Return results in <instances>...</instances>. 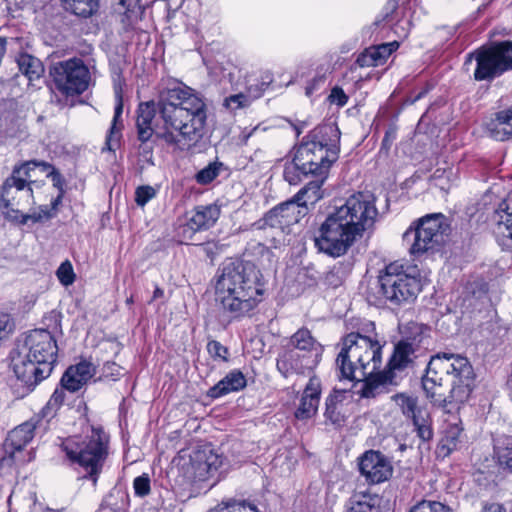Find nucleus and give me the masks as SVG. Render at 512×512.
<instances>
[{
  "label": "nucleus",
  "instance_id": "obj_1",
  "mask_svg": "<svg viewBox=\"0 0 512 512\" xmlns=\"http://www.w3.org/2000/svg\"><path fill=\"white\" fill-rule=\"evenodd\" d=\"M207 106L192 88L175 86L163 91L157 104L141 103L137 110L138 140L146 143L155 134L168 146L188 150L201 141Z\"/></svg>",
  "mask_w": 512,
  "mask_h": 512
},
{
  "label": "nucleus",
  "instance_id": "obj_2",
  "mask_svg": "<svg viewBox=\"0 0 512 512\" xmlns=\"http://www.w3.org/2000/svg\"><path fill=\"white\" fill-rule=\"evenodd\" d=\"M365 334L351 332L342 338L336 358L340 378L363 380L359 394L363 398H375L387 393L389 386H396L401 372L408 367L414 356L413 345L400 341L395 345L386 368L378 371L382 362L383 345L375 332L374 323L368 325Z\"/></svg>",
  "mask_w": 512,
  "mask_h": 512
},
{
  "label": "nucleus",
  "instance_id": "obj_3",
  "mask_svg": "<svg viewBox=\"0 0 512 512\" xmlns=\"http://www.w3.org/2000/svg\"><path fill=\"white\" fill-rule=\"evenodd\" d=\"M377 216L373 194L358 192L351 195L319 227L314 238L316 248L332 257L344 255L366 230L373 227Z\"/></svg>",
  "mask_w": 512,
  "mask_h": 512
},
{
  "label": "nucleus",
  "instance_id": "obj_4",
  "mask_svg": "<svg viewBox=\"0 0 512 512\" xmlns=\"http://www.w3.org/2000/svg\"><path fill=\"white\" fill-rule=\"evenodd\" d=\"M264 293L261 273L251 262L227 261L218 276L216 301L232 317H242L252 311Z\"/></svg>",
  "mask_w": 512,
  "mask_h": 512
},
{
  "label": "nucleus",
  "instance_id": "obj_5",
  "mask_svg": "<svg viewBox=\"0 0 512 512\" xmlns=\"http://www.w3.org/2000/svg\"><path fill=\"white\" fill-rule=\"evenodd\" d=\"M446 378H450L451 390L443 400L448 403L463 404L474 388L475 374L469 360L459 354L442 353L431 357L422 386L427 397L441 401L442 393L438 389Z\"/></svg>",
  "mask_w": 512,
  "mask_h": 512
},
{
  "label": "nucleus",
  "instance_id": "obj_6",
  "mask_svg": "<svg viewBox=\"0 0 512 512\" xmlns=\"http://www.w3.org/2000/svg\"><path fill=\"white\" fill-rule=\"evenodd\" d=\"M57 352V342L50 331H29L20 347L18 358L14 360L13 369L17 378L27 386H36L50 376Z\"/></svg>",
  "mask_w": 512,
  "mask_h": 512
},
{
  "label": "nucleus",
  "instance_id": "obj_7",
  "mask_svg": "<svg viewBox=\"0 0 512 512\" xmlns=\"http://www.w3.org/2000/svg\"><path fill=\"white\" fill-rule=\"evenodd\" d=\"M67 458L77 463L85 472V478L96 486L99 474L108 455V437L101 430L92 429L91 434L84 439L71 437L61 445Z\"/></svg>",
  "mask_w": 512,
  "mask_h": 512
},
{
  "label": "nucleus",
  "instance_id": "obj_8",
  "mask_svg": "<svg viewBox=\"0 0 512 512\" xmlns=\"http://www.w3.org/2000/svg\"><path fill=\"white\" fill-rule=\"evenodd\" d=\"M336 159H331L329 153L321 145L307 140L294 147L292 158L284 165L283 176L290 185L299 184L308 176L326 177L328 170Z\"/></svg>",
  "mask_w": 512,
  "mask_h": 512
},
{
  "label": "nucleus",
  "instance_id": "obj_9",
  "mask_svg": "<svg viewBox=\"0 0 512 512\" xmlns=\"http://www.w3.org/2000/svg\"><path fill=\"white\" fill-rule=\"evenodd\" d=\"M292 349L282 353L277 359V368L285 377L292 374H305L320 362L323 347L307 328L295 332L289 341Z\"/></svg>",
  "mask_w": 512,
  "mask_h": 512
},
{
  "label": "nucleus",
  "instance_id": "obj_10",
  "mask_svg": "<svg viewBox=\"0 0 512 512\" xmlns=\"http://www.w3.org/2000/svg\"><path fill=\"white\" fill-rule=\"evenodd\" d=\"M448 230L445 216L441 213L429 214L420 218L403 234L404 243L414 257L434 252L445 241Z\"/></svg>",
  "mask_w": 512,
  "mask_h": 512
},
{
  "label": "nucleus",
  "instance_id": "obj_11",
  "mask_svg": "<svg viewBox=\"0 0 512 512\" xmlns=\"http://www.w3.org/2000/svg\"><path fill=\"white\" fill-rule=\"evenodd\" d=\"M475 61L473 77L476 81H492L506 71L512 70V42L504 41L481 47L466 56L464 66Z\"/></svg>",
  "mask_w": 512,
  "mask_h": 512
},
{
  "label": "nucleus",
  "instance_id": "obj_12",
  "mask_svg": "<svg viewBox=\"0 0 512 512\" xmlns=\"http://www.w3.org/2000/svg\"><path fill=\"white\" fill-rule=\"evenodd\" d=\"M379 293L393 306L413 303L422 284L419 277L406 273L402 266L389 264L378 277Z\"/></svg>",
  "mask_w": 512,
  "mask_h": 512
},
{
  "label": "nucleus",
  "instance_id": "obj_13",
  "mask_svg": "<svg viewBox=\"0 0 512 512\" xmlns=\"http://www.w3.org/2000/svg\"><path fill=\"white\" fill-rule=\"evenodd\" d=\"M53 89L65 97L81 95L87 90L90 72L80 58L58 61L49 67Z\"/></svg>",
  "mask_w": 512,
  "mask_h": 512
},
{
  "label": "nucleus",
  "instance_id": "obj_14",
  "mask_svg": "<svg viewBox=\"0 0 512 512\" xmlns=\"http://www.w3.org/2000/svg\"><path fill=\"white\" fill-rule=\"evenodd\" d=\"M360 474L369 484H380L390 479L393 467L380 451L368 450L358 458Z\"/></svg>",
  "mask_w": 512,
  "mask_h": 512
},
{
  "label": "nucleus",
  "instance_id": "obj_15",
  "mask_svg": "<svg viewBox=\"0 0 512 512\" xmlns=\"http://www.w3.org/2000/svg\"><path fill=\"white\" fill-rule=\"evenodd\" d=\"M293 199L272 208L264 216V226L279 229L282 233H289L290 226L298 223L306 214L305 207Z\"/></svg>",
  "mask_w": 512,
  "mask_h": 512
},
{
  "label": "nucleus",
  "instance_id": "obj_16",
  "mask_svg": "<svg viewBox=\"0 0 512 512\" xmlns=\"http://www.w3.org/2000/svg\"><path fill=\"white\" fill-rule=\"evenodd\" d=\"M222 463L223 457L217 454L210 445L201 447L191 456V468L194 478L198 481H206L217 472Z\"/></svg>",
  "mask_w": 512,
  "mask_h": 512
},
{
  "label": "nucleus",
  "instance_id": "obj_17",
  "mask_svg": "<svg viewBox=\"0 0 512 512\" xmlns=\"http://www.w3.org/2000/svg\"><path fill=\"white\" fill-rule=\"evenodd\" d=\"M7 184L8 180L6 179L3 182L0 191V202L4 208L18 214L20 212L18 207L25 204H34V194L32 187L25 188L16 183H10V187H8Z\"/></svg>",
  "mask_w": 512,
  "mask_h": 512
},
{
  "label": "nucleus",
  "instance_id": "obj_18",
  "mask_svg": "<svg viewBox=\"0 0 512 512\" xmlns=\"http://www.w3.org/2000/svg\"><path fill=\"white\" fill-rule=\"evenodd\" d=\"M321 381L316 376L310 377L295 411V417L299 420L312 418L318 410L321 398Z\"/></svg>",
  "mask_w": 512,
  "mask_h": 512
},
{
  "label": "nucleus",
  "instance_id": "obj_19",
  "mask_svg": "<svg viewBox=\"0 0 512 512\" xmlns=\"http://www.w3.org/2000/svg\"><path fill=\"white\" fill-rule=\"evenodd\" d=\"M340 135L339 128L333 123H328L316 127L305 138L319 146L321 145L322 149L329 153L331 159L337 160L340 151Z\"/></svg>",
  "mask_w": 512,
  "mask_h": 512
},
{
  "label": "nucleus",
  "instance_id": "obj_20",
  "mask_svg": "<svg viewBox=\"0 0 512 512\" xmlns=\"http://www.w3.org/2000/svg\"><path fill=\"white\" fill-rule=\"evenodd\" d=\"M95 366L86 360L70 366L61 378V385L67 391L74 393L80 390L94 376Z\"/></svg>",
  "mask_w": 512,
  "mask_h": 512
},
{
  "label": "nucleus",
  "instance_id": "obj_21",
  "mask_svg": "<svg viewBox=\"0 0 512 512\" xmlns=\"http://www.w3.org/2000/svg\"><path fill=\"white\" fill-rule=\"evenodd\" d=\"M37 169L41 171L47 170L49 169V163L45 161L30 160L16 164L12 169L11 175L6 178L8 180V187H10V183H16L25 188L32 187V185L37 183L34 179L36 177Z\"/></svg>",
  "mask_w": 512,
  "mask_h": 512
},
{
  "label": "nucleus",
  "instance_id": "obj_22",
  "mask_svg": "<svg viewBox=\"0 0 512 512\" xmlns=\"http://www.w3.org/2000/svg\"><path fill=\"white\" fill-rule=\"evenodd\" d=\"M38 420L30 419L9 432L5 440L6 451L22 450L34 437Z\"/></svg>",
  "mask_w": 512,
  "mask_h": 512
},
{
  "label": "nucleus",
  "instance_id": "obj_23",
  "mask_svg": "<svg viewBox=\"0 0 512 512\" xmlns=\"http://www.w3.org/2000/svg\"><path fill=\"white\" fill-rule=\"evenodd\" d=\"M463 430L461 421L448 422L444 436L438 447L439 452L443 456H449L453 451L462 447L465 442Z\"/></svg>",
  "mask_w": 512,
  "mask_h": 512
},
{
  "label": "nucleus",
  "instance_id": "obj_24",
  "mask_svg": "<svg viewBox=\"0 0 512 512\" xmlns=\"http://www.w3.org/2000/svg\"><path fill=\"white\" fill-rule=\"evenodd\" d=\"M488 130L490 136L497 141L512 139V107L496 113Z\"/></svg>",
  "mask_w": 512,
  "mask_h": 512
},
{
  "label": "nucleus",
  "instance_id": "obj_25",
  "mask_svg": "<svg viewBox=\"0 0 512 512\" xmlns=\"http://www.w3.org/2000/svg\"><path fill=\"white\" fill-rule=\"evenodd\" d=\"M246 386V379L242 372L231 371L216 385L209 389L208 395L212 398H219L230 392H236Z\"/></svg>",
  "mask_w": 512,
  "mask_h": 512
},
{
  "label": "nucleus",
  "instance_id": "obj_26",
  "mask_svg": "<svg viewBox=\"0 0 512 512\" xmlns=\"http://www.w3.org/2000/svg\"><path fill=\"white\" fill-rule=\"evenodd\" d=\"M220 216L217 205L198 206L190 217L188 225L192 230L199 231L210 228Z\"/></svg>",
  "mask_w": 512,
  "mask_h": 512
},
{
  "label": "nucleus",
  "instance_id": "obj_27",
  "mask_svg": "<svg viewBox=\"0 0 512 512\" xmlns=\"http://www.w3.org/2000/svg\"><path fill=\"white\" fill-rule=\"evenodd\" d=\"M383 499L377 494H357L350 502L347 512H384Z\"/></svg>",
  "mask_w": 512,
  "mask_h": 512
},
{
  "label": "nucleus",
  "instance_id": "obj_28",
  "mask_svg": "<svg viewBox=\"0 0 512 512\" xmlns=\"http://www.w3.org/2000/svg\"><path fill=\"white\" fill-rule=\"evenodd\" d=\"M128 506V494L121 488L114 487L103 498L100 512H124Z\"/></svg>",
  "mask_w": 512,
  "mask_h": 512
},
{
  "label": "nucleus",
  "instance_id": "obj_29",
  "mask_svg": "<svg viewBox=\"0 0 512 512\" xmlns=\"http://www.w3.org/2000/svg\"><path fill=\"white\" fill-rule=\"evenodd\" d=\"M319 178L320 179L310 181L292 198L294 201L299 202L301 207H305L306 210L308 204L313 205L323 197L321 186L325 177Z\"/></svg>",
  "mask_w": 512,
  "mask_h": 512
},
{
  "label": "nucleus",
  "instance_id": "obj_30",
  "mask_svg": "<svg viewBox=\"0 0 512 512\" xmlns=\"http://www.w3.org/2000/svg\"><path fill=\"white\" fill-rule=\"evenodd\" d=\"M493 220L497 225L505 226L508 231V237L512 240V190L498 204L493 215Z\"/></svg>",
  "mask_w": 512,
  "mask_h": 512
},
{
  "label": "nucleus",
  "instance_id": "obj_31",
  "mask_svg": "<svg viewBox=\"0 0 512 512\" xmlns=\"http://www.w3.org/2000/svg\"><path fill=\"white\" fill-rule=\"evenodd\" d=\"M66 11L76 16L88 18L99 9L100 0H60Z\"/></svg>",
  "mask_w": 512,
  "mask_h": 512
},
{
  "label": "nucleus",
  "instance_id": "obj_32",
  "mask_svg": "<svg viewBox=\"0 0 512 512\" xmlns=\"http://www.w3.org/2000/svg\"><path fill=\"white\" fill-rule=\"evenodd\" d=\"M494 452L499 466L512 473V436L499 438L494 445Z\"/></svg>",
  "mask_w": 512,
  "mask_h": 512
},
{
  "label": "nucleus",
  "instance_id": "obj_33",
  "mask_svg": "<svg viewBox=\"0 0 512 512\" xmlns=\"http://www.w3.org/2000/svg\"><path fill=\"white\" fill-rule=\"evenodd\" d=\"M17 63L21 73L30 81L39 79L44 72L42 62L30 54H21L17 59Z\"/></svg>",
  "mask_w": 512,
  "mask_h": 512
},
{
  "label": "nucleus",
  "instance_id": "obj_34",
  "mask_svg": "<svg viewBox=\"0 0 512 512\" xmlns=\"http://www.w3.org/2000/svg\"><path fill=\"white\" fill-rule=\"evenodd\" d=\"M392 398L400 407L403 415L411 418L412 421H414L416 416H418L420 413H427L425 408L419 407L416 397L401 393L394 395Z\"/></svg>",
  "mask_w": 512,
  "mask_h": 512
},
{
  "label": "nucleus",
  "instance_id": "obj_35",
  "mask_svg": "<svg viewBox=\"0 0 512 512\" xmlns=\"http://www.w3.org/2000/svg\"><path fill=\"white\" fill-rule=\"evenodd\" d=\"M342 398L343 395L340 393L331 394L326 398L325 401V417L330 420L333 424H340L344 421V415L342 414Z\"/></svg>",
  "mask_w": 512,
  "mask_h": 512
},
{
  "label": "nucleus",
  "instance_id": "obj_36",
  "mask_svg": "<svg viewBox=\"0 0 512 512\" xmlns=\"http://www.w3.org/2000/svg\"><path fill=\"white\" fill-rule=\"evenodd\" d=\"M409 512H455V509L438 500H421L412 506Z\"/></svg>",
  "mask_w": 512,
  "mask_h": 512
},
{
  "label": "nucleus",
  "instance_id": "obj_37",
  "mask_svg": "<svg viewBox=\"0 0 512 512\" xmlns=\"http://www.w3.org/2000/svg\"><path fill=\"white\" fill-rule=\"evenodd\" d=\"M418 437L423 441H429L433 437L431 418L429 413H420L413 421Z\"/></svg>",
  "mask_w": 512,
  "mask_h": 512
},
{
  "label": "nucleus",
  "instance_id": "obj_38",
  "mask_svg": "<svg viewBox=\"0 0 512 512\" xmlns=\"http://www.w3.org/2000/svg\"><path fill=\"white\" fill-rule=\"evenodd\" d=\"M247 508L257 512L256 507L252 504L247 505L245 501L229 499L227 501H222L209 512H245Z\"/></svg>",
  "mask_w": 512,
  "mask_h": 512
},
{
  "label": "nucleus",
  "instance_id": "obj_39",
  "mask_svg": "<svg viewBox=\"0 0 512 512\" xmlns=\"http://www.w3.org/2000/svg\"><path fill=\"white\" fill-rule=\"evenodd\" d=\"M221 164L216 162L209 163L205 168L201 169L195 176L199 184L205 185L212 182L219 174Z\"/></svg>",
  "mask_w": 512,
  "mask_h": 512
},
{
  "label": "nucleus",
  "instance_id": "obj_40",
  "mask_svg": "<svg viewBox=\"0 0 512 512\" xmlns=\"http://www.w3.org/2000/svg\"><path fill=\"white\" fill-rule=\"evenodd\" d=\"M54 216V213L47 206H39L37 210L31 213L21 214V224H27L29 221L33 223L40 222L44 219H50Z\"/></svg>",
  "mask_w": 512,
  "mask_h": 512
},
{
  "label": "nucleus",
  "instance_id": "obj_41",
  "mask_svg": "<svg viewBox=\"0 0 512 512\" xmlns=\"http://www.w3.org/2000/svg\"><path fill=\"white\" fill-rule=\"evenodd\" d=\"M56 275L60 283L64 286L73 284L75 280V273L73 271L72 264L66 260L58 267Z\"/></svg>",
  "mask_w": 512,
  "mask_h": 512
},
{
  "label": "nucleus",
  "instance_id": "obj_42",
  "mask_svg": "<svg viewBox=\"0 0 512 512\" xmlns=\"http://www.w3.org/2000/svg\"><path fill=\"white\" fill-rule=\"evenodd\" d=\"M135 6L136 0H118L117 4L115 5V12L123 16L121 19L123 24H126L127 21H130L131 15L134 13Z\"/></svg>",
  "mask_w": 512,
  "mask_h": 512
},
{
  "label": "nucleus",
  "instance_id": "obj_43",
  "mask_svg": "<svg viewBox=\"0 0 512 512\" xmlns=\"http://www.w3.org/2000/svg\"><path fill=\"white\" fill-rule=\"evenodd\" d=\"M398 46L399 44L394 41L372 48L371 50L376 58L378 65L382 64L386 58H388L391 53L398 48Z\"/></svg>",
  "mask_w": 512,
  "mask_h": 512
},
{
  "label": "nucleus",
  "instance_id": "obj_44",
  "mask_svg": "<svg viewBox=\"0 0 512 512\" xmlns=\"http://www.w3.org/2000/svg\"><path fill=\"white\" fill-rule=\"evenodd\" d=\"M156 189L149 185L139 186L135 191V201L138 206H145L156 196Z\"/></svg>",
  "mask_w": 512,
  "mask_h": 512
},
{
  "label": "nucleus",
  "instance_id": "obj_45",
  "mask_svg": "<svg viewBox=\"0 0 512 512\" xmlns=\"http://www.w3.org/2000/svg\"><path fill=\"white\" fill-rule=\"evenodd\" d=\"M133 488L135 495L138 497H145L151 491L150 477L148 474H142L136 477L133 481Z\"/></svg>",
  "mask_w": 512,
  "mask_h": 512
},
{
  "label": "nucleus",
  "instance_id": "obj_46",
  "mask_svg": "<svg viewBox=\"0 0 512 512\" xmlns=\"http://www.w3.org/2000/svg\"><path fill=\"white\" fill-rule=\"evenodd\" d=\"M207 351L215 360H227L228 349L216 340L208 342Z\"/></svg>",
  "mask_w": 512,
  "mask_h": 512
},
{
  "label": "nucleus",
  "instance_id": "obj_47",
  "mask_svg": "<svg viewBox=\"0 0 512 512\" xmlns=\"http://www.w3.org/2000/svg\"><path fill=\"white\" fill-rule=\"evenodd\" d=\"M103 377L117 380L122 375V368L115 362H106L102 368Z\"/></svg>",
  "mask_w": 512,
  "mask_h": 512
},
{
  "label": "nucleus",
  "instance_id": "obj_48",
  "mask_svg": "<svg viewBox=\"0 0 512 512\" xmlns=\"http://www.w3.org/2000/svg\"><path fill=\"white\" fill-rule=\"evenodd\" d=\"M330 103L336 104L339 107H343L348 102V96L345 94L342 88L334 87L328 97Z\"/></svg>",
  "mask_w": 512,
  "mask_h": 512
},
{
  "label": "nucleus",
  "instance_id": "obj_49",
  "mask_svg": "<svg viewBox=\"0 0 512 512\" xmlns=\"http://www.w3.org/2000/svg\"><path fill=\"white\" fill-rule=\"evenodd\" d=\"M66 389L61 385L60 388H56L53 394L51 395L47 405L52 409L59 408L65 401L66 397Z\"/></svg>",
  "mask_w": 512,
  "mask_h": 512
},
{
  "label": "nucleus",
  "instance_id": "obj_50",
  "mask_svg": "<svg viewBox=\"0 0 512 512\" xmlns=\"http://www.w3.org/2000/svg\"><path fill=\"white\" fill-rule=\"evenodd\" d=\"M13 331V323L6 313H0V341L7 338Z\"/></svg>",
  "mask_w": 512,
  "mask_h": 512
},
{
  "label": "nucleus",
  "instance_id": "obj_51",
  "mask_svg": "<svg viewBox=\"0 0 512 512\" xmlns=\"http://www.w3.org/2000/svg\"><path fill=\"white\" fill-rule=\"evenodd\" d=\"M246 101L247 97L245 95L236 94L226 98L224 101V105L231 110H236L243 107Z\"/></svg>",
  "mask_w": 512,
  "mask_h": 512
},
{
  "label": "nucleus",
  "instance_id": "obj_52",
  "mask_svg": "<svg viewBox=\"0 0 512 512\" xmlns=\"http://www.w3.org/2000/svg\"><path fill=\"white\" fill-rule=\"evenodd\" d=\"M357 63L361 67L378 66L376 58L371 49L366 50L357 58Z\"/></svg>",
  "mask_w": 512,
  "mask_h": 512
},
{
  "label": "nucleus",
  "instance_id": "obj_53",
  "mask_svg": "<svg viewBox=\"0 0 512 512\" xmlns=\"http://www.w3.org/2000/svg\"><path fill=\"white\" fill-rule=\"evenodd\" d=\"M48 177L52 178L53 185L59 189V192L63 191V180L61 174L49 163V169L42 170Z\"/></svg>",
  "mask_w": 512,
  "mask_h": 512
},
{
  "label": "nucleus",
  "instance_id": "obj_54",
  "mask_svg": "<svg viewBox=\"0 0 512 512\" xmlns=\"http://www.w3.org/2000/svg\"><path fill=\"white\" fill-rule=\"evenodd\" d=\"M482 512H507L503 505L499 503H486Z\"/></svg>",
  "mask_w": 512,
  "mask_h": 512
},
{
  "label": "nucleus",
  "instance_id": "obj_55",
  "mask_svg": "<svg viewBox=\"0 0 512 512\" xmlns=\"http://www.w3.org/2000/svg\"><path fill=\"white\" fill-rule=\"evenodd\" d=\"M395 138H396L395 129L391 128V129L387 130L385 133V136L383 138L382 145L386 146V147L389 146Z\"/></svg>",
  "mask_w": 512,
  "mask_h": 512
},
{
  "label": "nucleus",
  "instance_id": "obj_56",
  "mask_svg": "<svg viewBox=\"0 0 512 512\" xmlns=\"http://www.w3.org/2000/svg\"><path fill=\"white\" fill-rule=\"evenodd\" d=\"M122 109H123V106H122V103L119 102L118 105L115 107V114H114V118H113V125L111 127V134L114 133V129L116 127V123L118 121V118L121 116L122 114Z\"/></svg>",
  "mask_w": 512,
  "mask_h": 512
},
{
  "label": "nucleus",
  "instance_id": "obj_57",
  "mask_svg": "<svg viewBox=\"0 0 512 512\" xmlns=\"http://www.w3.org/2000/svg\"><path fill=\"white\" fill-rule=\"evenodd\" d=\"M63 192H64V191L59 192L58 196H57L55 199H53V200L51 201V209H50V210H51L52 212H53V211H56V210H57V208H58V206L61 204V202H62V197H63Z\"/></svg>",
  "mask_w": 512,
  "mask_h": 512
},
{
  "label": "nucleus",
  "instance_id": "obj_58",
  "mask_svg": "<svg viewBox=\"0 0 512 512\" xmlns=\"http://www.w3.org/2000/svg\"><path fill=\"white\" fill-rule=\"evenodd\" d=\"M163 295H164V291L161 288L156 287V289L154 290V293H153V299L160 298Z\"/></svg>",
  "mask_w": 512,
  "mask_h": 512
},
{
  "label": "nucleus",
  "instance_id": "obj_59",
  "mask_svg": "<svg viewBox=\"0 0 512 512\" xmlns=\"http://www.w3.org/2000/svg\"><path fill=\"white\" fill-rule=\"evenodd\" d=\"M126 302H127V304H132L133 303V298L132 297L128 298Z\"/></svg>",
  "mask_w": 512,
  "mask_h": 512
},
{
  "label": "nucleus",
  "instance_id": "obj_60",
  "mask_svg": "<svg viewBox=\"0 0 512 512\" xmlns=\"http://www.w3.org/2000/svg\"><path fill=\"white\" fill-rule=\"evenodd\" d=\"M296 130H297V135H299L301 133V131L298 128H296Z\"/></svg>",
  "mask_w": 512,
  "mask_h": 512
}]
</instances>
